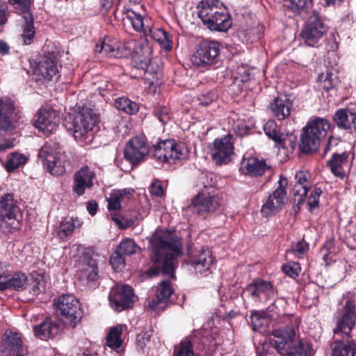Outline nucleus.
<instances>
[{
	"mask_svg": "<svg viewBox=\"0 0 356 356\" xmlns=\"http://www.w3.org/2000/svg\"><path fill=\"white\" fill-rule=\"evenodd\" d=\"M27 281V276L22 272H16L13 275H8L6 280L0 284V291L7 289H22Z\"/></svg>",
	"mask_w": 356,
	"mask_h": 356,
	"instance_id": "obj_34",
	"label": "nucleus"
},
{
	"mask_svg": "<svg viewBox=\"0 0 356 356\" xmlns=\"http://www.w3.org/2000/svg\"><path fill=\"white\" fill-rule=\"evenodd\" d=\"M35 127L46 135L53 134L58 127V113L51 107L40 108L36 113Z\"/></svg>",
	"mask_w": 356,
	"mask_h": 356,
	"instance_id": "obj_14",
	"label": "nucleus"
},
{
	"mask_svg": "<svg viewBox=\"0 0 356 356\" xmlns=\"http://www.w3.org/2000/svg\"><path fill=\"white\" fill-rule=\"evenodd\" d=\"M98 118L92 110L79 112L74 120V137L76 140L86 138L87 135L92 131L97 123Z\"/></svg>",
	"mask_w": 356,
	"mask_h": 356,
	"instance_id": "obj_18",
	"label": "nucleus"
},
{
	"mask_svg": "<svg viewBox=\"0 0 356 356\" xmlns=\"http://www.w3.org/2000/svg\"><path fill=\"white\" fill-rule=\"evenodd\" d=\"M326 31V27L319 13L314 10L302 28L300 35L307 45L316 47Z\"/></svg>",
	"mask_w": 356,
	"mask_h": 356,
	"instance_id": "obj_11",
	"label": "nucleus"
},
{
	"mask_svg": "<svg viewBox=\"0 0 356 356\" xmlns=\"http://www.w3.org/2000/svg\"><path fill=\"white\" fill-rule=\"evenodd\" d=\"M197 9L198 17L211 31L226 32L232 26L231 15L219 0H202Z\"/></svg>",
	"mask_w": 356,
	"mask_h": 356,
	"instance_id": "obj_3",
	"label": "nucleus"
},
{
	"mask_svg": "<svg viewBox=\"0 0 356 356\" xmlns=\"http://www.w3.org/2000/svg\"><path fill=\"white\" fill-rule=\"evenodd\" d=\"M264 131L270 139L275 143V145L280 141V138L282 135V133L280 132V129L274 120H268L264 125Z\"/></svg>",
	"mask_w": 356,
	"mask_h": 356,
	"instance_id": "obj_48",
	"label": "nucleus"
},
{
	"mask_svg": "<svg viewBox=\"0 0 356 356\" xmlns=\"http://www.w3.org/2000/svg\"><path fill=\"white\" fill-rule=\"evenodd\" d=\"M220 201L218 191L203 190L192 199L188 208L193 213L206 218L220 207Z\"/></svg>",
	"mask_w": 356,
	"mask_h": 356,
	"instance_id": "obj_7",
	"label": "nucleus"
},
{
	"mask_svg": "<svg viewBox=\"0 0 356 356\" xmlns=\"http://www.w3.org/2000/svg\"><path fill=\"white\" fill-rule=\"evenodd\" d=\"M243 294H246L255 302H261L262 296H265L266 300L273 298L275 288L270 282L255 278L243 289Z\"/></svg>",
	"mask_w": 356,
	"mask_h": 356,
	"instance_id": "obj_15",
	"label": "nucleus"
},
{
	"mask_svg": "<svg viewBox=\"0 0 356 356\" xmlns=\"http://www.w3.org/2000/svg\"><path fill=\"white\" fill-rule=\"evenodd\" d=\"M114 105L115 108L128 115H134L138 112L139 104L127 97L122 96L115 99Z\"/></svg>",
	"mask_w": 356,
	"mask_h": 356,
	"instance_id": "obj_37",
	"label": "nucleus"
},
{
	"mask_svg": "<svg viewBox=\"0 0 356 356\" xmlns=\"http://www.w3.org/2000/svg\"><path fill=\"white\" fill-rule=\"evenodd\" d=\"M332 120L337 127L352 133L356 131V113L348 108H339L334 113Z\"/></svg>",
	"mask_w": 356,
	"mask_h": 356,
	"instance_id": "obj_27",
	"label": "nucleus"
},
{
	"mask_svg": "<svg viewBox=\"0 0 356 356\" xmlns=\"http://www.w3.org/2000/svg\"><path fill=\"white\" fill-rule=\"evenodd\" d=\"M152 330L142 332L136 337V346L137 348L143 350L147 344L149 342L152 337Z\"/></svg>",
	"mask_w": 356,
	"mask_h": 356,
	"instance_id": "obj_59",
	"label": "nucleus"
},
{
	"mask_svg": "<svg viewBox=\"0 0 356 356\" xmlns=\"http://www.w3.org/2000/svg\"><path fill=\"white\" fill-rule=\"evenodd\" d=\"M282 272L291 278H296L301 271V267L298 262H289L282 266Z\"/></svg>",
	"mask_w": 356,
	"mask_h": 356,
	"instance_id": "obj_55",
	"label": "nucleus"
},
{
	"mask_svg": "<svg viewBox=\"0 0 356 356\" xmlns=\"http://www.w3.org/2000/svg\"><path fill=\"white\" fill-rule=\"evenodd\" d=\"M61 323L56 317L47 316L40 323L33 326L34 335L43 341L53 339L59 334Z\"/></svg>",
	"mask_w": 356,
	"mask_h": 356,
	"instance_id": "obj_22",
	"label": "nucleus"
},
{
	"mask_svg": "<svg viewBox=\"0 0 356 356\" xmlns=\"http://www.w3.org/2000/svg\"><path fill=\"white\" fill-rule=\"evenodd\" d=\"M1 343V351L5 356H23V342L19 333L13 332L6 333Z\"/></svg>",
	"mask_w": 356,
	"mask_h": 356,
	"instance_id": "obj_25",
	"label": "nucleus"
},
{
	"mask_svg": "<svg viewBox=\"0 0 356 356\" xmlns=\"http://www.w3.org/2000/svg\"><path fill=\"white\" fill-rule=\"evenodd\" d=\"M74 227L75 225L73 222L72 218L70 220H67V218H65L60 223V227L57 232V234L60 238H64L70 235L74 232Z\"/></svg>",
	"mask_w": 356,
	"mask_h": 356,
	"instance_id": "obj_52",
	"label": "nucleus"
},
{
	"mask_svg": "<svg viewBox=\"0 0 356 356\" xmlns=\"http://www.w3.org/2000/svg\"><path fill=\"white\" fill-rule=\"evenodd\" d=\"M123 19H127L131 24L136 31L145 33L147 26H145L144 19L140 14L136 13L131 9H127L123 11Z\"/></svg>",
	"mask_w": 356,
	"mask_h": 356,
	"instance_id": "obj_41",
	"label": "nucleus"
},
{
	"mask_svg": "<svg viewBox=\"0 0 356 356\" xmlns=\"http://www.w3.org/2000/svg\"><path fill=\"white\" fill-rule=\"evenodd\" d=\"M149 192L152 195L161 197L164 195V190L160 181L153 182L149 188Z\"/></svg>",
	"mask_w": 356,
	"mask_h": 356,
	"instance_id": "obj_64",
	"label": "nucleus"
},
{
	"mask_svg": "<svg viewBox=\"0 0 356 356\" xmlns=\"http://www.w3.org/2000/svg\"><path fill=\"white\" fill-rule=\"evenodd\" d=\"M334 128L330 122L323 118L313 116L302 129L299 143L300 152L311 154L319 147L322 139L325 138L327 131Z\"/></svg>",
	"mask_w": 356,
	"mask_h": 356,
	"instance_id": "obj_4",
	"label": "nucleus"
},
{
	"mask_svg": "<svg viewBox=\"0 0 356 356\" xmlns=\"http://www.w3.org/2000/svg\"><path fill=\"white\" fill-rule=\"evenodd\" d=\"M218 98V95L214 90H204L197 97L199 104L208 106Z\"/></svg>",
	"mask_w": 356,
	"mask_h": 356,
	"instance_id": "obj_57",
	"label": "nucleus"
},
{
	"mask_svg": "<svg viewBox=\"0 0 356 356\" xmlns=\"http://www.w3.org/2000/svg\"><path fill=\"white\" fill-rule=\"evenodd\" d=\"M8 3L19 13L24 15H32L31 7L34 0H8Z\"/></svg>",
	"mask_w": 356,
	"mask_h": 356,
	"instance_id": "obj_47",
	"label": "nucleus"
},
{
	"mask_svg": "<svg viewBox=\"0 0 356 356\" xmlns=\"http://www.w3.org/2000/svg\"><path fill=\"white\" fill-rule=\"evenodd\" d=\"M250 318L254 331H264V329L267 327L269 324L266 313L263 311H252Z\"/></svg>",
	"mask_w": 356,
	"mask_h": 356,
	"instance_id": "obj_39",
	"label": "nucleus"
},
{
	"mask_svg": "<svg viewBox=\"0 0 356 356\" xmlns=\"http://www.w3.org/2000/svg\"><path fill=\"white\" fill-rule=\"evenodd\" d=\"M334 248L335 243L333 238H330L325 241L323 247L321 248L322 252L325 251V253L323 254L324 260H326L327 257L334 251Z\"/></svg>",
	"mask_w": 356,
	"mask_h": 356,
	"instance_id": "obj_62",
	"label": "nucleus"
},
{
	"mask_svg": "<svg viewBox=\"0 0 356 356\" xmlns=\"http://www.w3.org/2000/svg\"><path fill=\"white\" fill-rule=\"evenodd\" d=\"M95 52L106 58H121L130 54V50L123 44L108 38L99 40L95 47Z\"/></svg>",
	"mask_w": 356,
	"mask_h": 356,
	"instance_id": "obj_20",
	"label": "nucleus"
},
{
	"mask_svg": "<svg viewBox=\"0 0 356 356\" xmlns=\"http://www.w3.org/2000/svg\"><path fill=\"white\" fill-rule=\"evenodd\" d=\"M349 156L350 152L346 151L341 154L334 153L330 159L327 161V165L334 177L341 179L346 177V174L344 167L348 165Z\"/></svg>",
	"mask_w": 356,
	"mask_h": 356,
	"instance_id": "obj_28",
	"label": "nucleus"
},
{
	"mask_svg": "<svg viewBox=\"0 0 356 356\" xmlns=\"http://www.w3.org/2000/svg\"><path fill=\"white\" fill-rule=\"evenodd\" d=\"M342 314L338 319L333 332H351L356 325V295L346 293L341 300Z\"/></svg>",
	"mask_w": 356,
	"mask_h": 356,
	"instance_id": "obj_8",
	"label": "nucleus"
},
{
	"mask_svg": "<svg viewBox=\"0 0 356 356\" xmlns=\"http://www.w3.org/2000/svg\"><path fill=\"white\" fill-rule=\"evenodd\" d=\"M134 190L131 188L124 189H113L110 193V197L107 199L108 210L109 211H118L122 208L121 202L126 198L129 200L132 198Z\"/></svg>",
	"mask_w": 356,
	"mask_h": 356,
	"instance_id": "obj_31",
	"label": "nucleus"
},
{
	"mask_svg": "<svg viewBox=\"0 0 356 356\" xmlns=\"http://www.w3.org/2000/svg\"><path fill=\"white\" fill-rule=\"evenodd\" d=\"M173 293L174 289L171 282L170 280L162 281L157 286L156 301L152 300L149 302V307L152 309H156L158 303H166Z\"/></svg>",
	"mask_w": 356,
	"mask_h": 356,
	"instance_id": "obj_35",
	"label": "nucleus"
},
{
	"mask_svg": "<svg viewBox=\"0 0 356 356\" xmlns=\"http://www.w3.org/2000/svg\"><path fill=\"white\" fill-rule=\"evenodd\" d=\"M81 264V267L79 270L80 280L86 281V284L90 286H98L100 276L97 261L92 257L90 252H83Z\"/></svg>",
	"mask_w": 356,
	"mask_h": 356,
	"instance_id": "obj_16",
	"label": "nucleus"
},
{
	"mask_svg": "<svg viewBox=\"0 0 356 356\" xmlns=\"http://www.w3.org/2000/svg\"><path fill=\"white\" fill-rule=\"evenodd\" d=\"M174 356H194L193 345L191 341H181L175 348Z\"/></svg>",
	"mask_w": 356,
	"mask_h": 356,
	"instance_id": "obj_54",
	"label": "nucleus"
},
{
	"mask_svg": "<svg viewBox=\"0 0 356 356\" xmlns=\"http://www.w3.org/2000/svg\"><path fill=\"white\" fill-rule=\"evenodd\" d=\"M322 190L320 188H315L308 197L307 206L310 212L319 207V197L322 194Z\"/></svg>",
	"mask_w": 356,
	"mask_h": 356,
	"instance_id": "obj_56",
	"label": "nucleus"
},
{
	"mask_svg": "<svg viewBox=\"0 0 356 356\" xmlns=\"http://www.w3.org/2000/svg\"><path fill=\"white\" fill-rule=\"evenodd\" d=\"M59 145L52 140L46 142L40 148L38 152V158L41 161L43 166L50 162L56 155V151L58 149Z\"/></svg>",
	"mask_w": 356,
	"mask_h": 356,
	"instance_id": "obj_36",
	"label": "nucleus"
},
{
	"mask_svg": "<svg viewBox=\"0 0 356 356\" xmlns=\"http://www.w3.org/2000/svg\"><path fill=\"white\" fill-rule=\"evenodd\" d=\"M309 177V173L307 171H300L296 173L295 176V179L296 181V184L295 187L298 186H301L302 193L300 190H297L296 193L301 196H306L307 193L309 189L308 187V178Z\"/></svg>",
	"mask_w": 356,
	"mask_h": 356,
	"instance_id": "obj_49",
	"label": "nucleus"
},
{
	"mask_svg": "<svg viewBox=\"0 0 356 356\" xmlns=\"http://www.w3.org/2000/svg\"><path fill=\"white\" fill-rule=\"evenodd\" d=\"M163 149V154H166L168 163H170L175 160H179L185 156L186 148L184 144L176 143L175 140H165L160 141Z\"/></svg>",
	"mask_w": 356,
	"mask_h": 356,
	"instance_id": "obj_30",
	"label": "nucleus"
},
{
	"mask_svg": "<svg viewBox=\"0 0 356 356\" xmlns=\"http://www.w3.org/2000/svg\"><path fill=\"white\" fill-rule=\"evenodd\" d=\"M293 103L289 95H280L270 102L268 108L272 115L278 120L287 118L293 108Z\"/></svg>",
	"mask_w": 356,
	"mask_h": 356,
	"instance_id": "obj_24",
	"label": "nucleus"
},
{
	"mask_svg": "<svg viewBox=\"0 0 356 356\" xmlns=\"http://www.w3.org/2000/svg\"><path fill=\"white\" fill-rule=\"evenodd\" d=\"M124 255L118 250L111 255L109 262L115 271L122 270L125 266Z\"/></svg>",
	"mask_w": 356,
	"mask_h": 356,
	"instance_id": "obj_53",
	"label": "nucleus"
},
{
	"mask_svg": "<svg viewBox=\"0 0 356 356\" xmlns=\"http://www.w3.org/2000/svg\"><path fill=\"white\" fill-rule=\"evenodd\" d=\"M25 23L22 26L23 32L21 35L24 44H31L34 39L35 31L33 24V15H24Z\"/></svg>",
	"mask_w": 356,
	"mask_h": 356,
	"instance_id": "obj_40",
	"label": "nucleus"
},
{
	"mask_svg": "<svg viewBox=\"0 0 356 356\" xmlns=\"http://www.w3.org/2000/svg\"><path fill=\"white\" fill-rule=\"evenodd\" d=\"M277 184V188L269 194L261 207V213L265 218L275 216L282 209L284 205L288 180L284 176L280 175Z\"/></svg>",
	"mask_w": 356,
	"mask_h": 356,
	"instance_id": "obj_9",
	"label": "nucleus"
},
{
	"mask_svg": "<svg viewBox=\"0 0 356 356\" xmlns=\"http://www.w3.org/2000/svg\"><path fill=\"white\" fill-rule=\"evenodd\" d=\"M309 250V243L305 240H301L292 248V252L298 257H302Z\"/></svg>",
	"mask_w": 356,
	"mask_h": 356,
	"instance_id": "obj_60",
	"label": "nucleus"
},
{
	"mask_svg": "<svg viewBox=\"0 0 356 356\" xmlns=\"http://www.w3.org/2000/svg\"><path fill=\"white\" fill-rule=\"evenodd\" d=\"M150 152L149 145L144 137L136 136L129 139L124 149V158L133 167L145 161Z\"/></svg>",
	"mask_w": 356,
	"mask_h": 356,
	"instance_id": "obj_10",
	"label": "nucleus"
},
{
	"mask_svg": "<svg viewBox=\"0 0 356 356\" xmlns=\"http://www.w3.org/2000/svg\"><path fill=\"white\" fill-rule=\"evenodd\" d=\"M57 315L60 316L63 321L72 328L81 322L83 317V310L77 298L69 294H64L54 300Z\"/></svg>",
	"mask_w": 356,
	"mask_h": 356,
	"instance_id": "obj_5",
	"label": "nucleus"
},
{
	"mask_svg": "<svg viewBox=\"0 0 356 356\" xmlns=\"http://www.w3.org/2000/svg\"><path fill=\"white\" fill-rule=\"evenodd\" d=\"M163 149L162 146L161 145V143L159 142L154 147V152L152 154V156L154 159H156L158 161H160L161 163H168L167 160V156L166 154H163Z\"/></svg>",
	"mask_w": 356,
	"mask_h": 356,
	"instance_id": "obj_61",
	"label": "nucleus"
},
{
	"mask_svg": "<svg viewBox=\"0 0 356 356\" xmlns=\"http://www.w3.org/2000/svg\"><path fill=\"white\" fill-rule=\"evenodd\" d=\"M94 177L95 172L88 166L82 167L74 174L73 191L79 196L83 195L87 188L93 186Z\"/></svg>",
	"mask_w": 356,
	"mask_h": 356,
	"instance_id": "obj_26",
	"label": "nucleus"
},
{
	"mask_svg": "<svg viewBox=\"0 0 356 356\" xmlns=\"http://www.w3.org/2000/svg\"><path fill=\"white\" fill-rule=\"evenodd\" d=\"M199 186H202L203 190L207 191H218L216 186V180L213 178V174L202 173L199 177Z\"/></svg>",
	"mask_w": 356,
	"mask_h": 356,
	"instance_id": "obj_51",
	"label": "nucleus"
},
{
	"mask_svg": "<svg viewBox=\"0 0 356 356\" xmlns=\"http://www.w3.org/2000/svg\"><path fill=\"white\" fill-rule=\"evenodd\" d=\"M300 318L293 314L284 315L286 325L274 330L273 346L282 356H312V343L299 337Z\"/></svg>",
	"mask_w": 356,
	"mask_h": 356,
	"instance_id": "obj_2",
	"label": "nucleus"
},
{
	"mask_svg": "<svg viewBox=\"0 0 356 356\" xmlns=\"http://www.w3.org/2000/svg\"><path fill=\"white\" fill-rule=\"evenodd\" d=\"M145 35H150L156 41L165 51H171L172 49V40L169 33L161 29H152L147 26L145 31Z\"/></svg>",
	"mask_w": 356,
	"mask_h": 356,
	"instance_id": "obj_33",
	"label": "nucleus"
},
{
	"mask_svg": "<svg viewBox=\"0 0 356 356\" xmlns=\"http://www.w3.org/2000/svg\"><path fill=\"white\" fill-rule=\"evenodd\" d=\"M33 279L31 291L33 295L38 296L44 293L46 290L47 280L44 273L33 271L31 274Z\"/></svg>",
	"mask_w": 356,
	"mask_h": 356,
	"instance_id": "obj_45",
	"label": "nucleus"
},
{
	"mask_svg": "<svg viewBox=\"0 0 356 356\" xmlns=\"http://www.w3.org/2000/svg\"><path fill=\"white\" fill-rule=\"evenodd\" d=\"M154 115L163 124L167 123L170 119L168 108L165 106L156 108L154 110Z\"/></svg>",
	"mask_w": 356,
	"mask_h": 356,
	"instance_id": "obj_63",
	"label": "nucleus"
},
{
	"mask_svg": "<svg viewBox=\"0 0 356 356\" xmlns=\"http://www.w3.org/2000/svg\"><path fill=\"white\" fill-rule=\"evenodd\" d=\"M19 207L14 200L13 195L6 193L0 198V227L3 225H13V222L17 219Z\"/></svg>",
	"mask_w": 356,
	"mask_h": 356,
	"instance_id": "obj_23",
	"label": "nucleus"
},
{
	"mask_svg": "<svg viewBox=\"0 0 356 356\" xmlns=\"http://www.w3.org/2000/svg\"><path fill=\"white\" fill-rule=\"evenodd\" d=\"M242 168L245 175L255 177L262 176L270 169V166L266 163L265 160L255 156H251L244 160L242 163Z\"/></svg>",
	"mask_w": 356,
	"mask_h": 356,
	"instance_id": "obj_29",
	"label": "nucleus"
},
{
	"mask_svg": "<svg viewBox=\"0 0 356 356\" xmlns=\"http://www.w3.org/2000/svg\"><path fill=\"white\" fill-rule=\"evenodd\" d=\"M138 249H139L138 245L133 239L131 238H125L122 240L116 248V250L124 256L131 255L136 253Z\"/></svg>",
	"mask_w": 356,
	"mask_h": 356,
	"instance_id": "obj_50",
	"label": "nucleus"
},
{
	"mask_svg": "<svg viewBox=\"0 0 356 356\" xmlns=\"http://www.w3.org/2000/svg\"><path fill=\"white\" fill-rule=\"evenodd\" d=\"M131 72L134 77H142L148 70L149 60L141 56H134L131 63Z\"/></svg>",
	"mask_w": 356,
	"mask_h": 356,
	"instance_id": "obj_42",
	"label": "nucleus"
},
{
	"mask_svg": "<svg viewBox=\"0 0 356 356\" xmlns=\"http://www.w3.org/2000/svg\"><path fill=\"white\" fill-rule=\"evenodd\" d=\"M58 67L55 60L48 57L42 58L38 63L35 73L40 75L47 81H51L57 76Z\"/></svg>",
	"mask_w": 356,
	"mask_h": 356,
	"instance_id": "obj_32",
	"label": "nucleus"
},
{
	"mask_svg": "<svg viewBox=\"0 0 356 356\" xmlns=\"http://www.w3.org/2000/svg\"><path fill=\"white\" fill-rule=\"evenodd\" d=\"M134 290L129 285L117 286L110 294L109 300L111 306L117 311H122L132 307L134 304Z\"/></svg>",
	"mask_w": 356,
	"mask_h": 356,
	"instance_id": "obj_21",
	"label": "nucleus"
},
{
	"mask_svg": "<svg viewBox=\"0 0 356 356\" xmlns=\"http://www.w3.org/2000/svg\"><path fill=\"white\" fill-rule=\"evenodd\" d=\"M186 264L193 266L197 272L202 273L209 270L213 262L211 252L208 248L200 249L190 248L188 249Z\"/></svg>",
	"mask_w": 356,
	"mask_h": 356,
	"instance_id": "obj_17",
	"label": "nucleus"
},
{
	"mask_svg": "<svg viewBox=\"0 0 356 356\" xmlns=\"http://www.w3.org/2000/svg\"><path fill=\"white\" fill-rule=\"evenodd\" d=\"M221 44L217 41L204 40L196 48L191 57L192 63L200 67H210L220 63Z\"/></svg>",
	"mask_w": 356,
	"mask_h": 356,
	"instance_id": "obj_6",
	"label": "nucleus"
},
{
	"mask_svg": "<svg viewBox=\"0 0 356 356\" xmlns=\"http://www.w3.org/2000/svg\"><path fill=\"white\" fill-rule=\"evenodd\" d=\"M149 243L152 250L154 266L148 270V275L155 277L162 273L174 278V261L176 256L182 254L181 238L168 229L161 230L154 233Z\"/></svg>",
	"mask_w": 356,
	"mask_h": 356,
	"instance_id": "obj_1",
	"label": "nucleus"
},
{
	"mask_svg": "<svg viewBox=\"0 0 356 356\" xmlns=\"http://www.w3.org/2000/svg\"><path fill=\"white\" fill-rule=\"evenodd\" d=\"M48 172L54 176H61L65 173L64 161L57 156L44 166Z\"/></svg>",
	"mask_w": 356,
	"mask_h": 356,
	"instance_id": "obj_46",
	"label": "nucleus"
},
{
	"mask_svg": "<svg viewBox=\"0 0 356 356\" xmlns=\"http://www.w3.org/2000/svg\"><path fill=\"white\" fill-rule=\"evenodd\" d=\"M27 161L28 158L25 155L18 152H13L8 156L6 169L8 172H13L24 165Z\"/></svg>",
	"mask_w": 356,
	"mask_h": 356,
	"instance_id": "obj_43",
	"label": "nucleus"
},
{
	"mask_svg": "<svg viewBox=\"0 0 356 356\" xmlns=\"http://www.w3.org/2000/svg\"><path fill=\"white\" fill-rule=\"evenodd\" d=\"M234 137L230 134L214 140L211 151L212 159L216 165H221L230 161L234 154Z\"/></svg>",
	"mask_w": 356,
	"mask_h": 356,
	"instance_id": "obj_13",
	"label": "nucleus"
},
{
	"mask_svg": "<svg viewBox=\"0 0 356 356\" xmlns=\"http://www.w3.org/2000/svg\"><path fill=\"white\" fill-rule=\"evenodd\" d=\"M264 26H257L245 31V36L248 38V41L252 43L259 40L264 32Z\"/></svg>",
	"mask_w": 356,
	"mask_h": 356,
	"instance_id": "obj_58",
	"label": "nucleus"
},
{
	"mask_svg": "<svg viewBox=\"0 0 356 356\" xmlns=\"http://www.w3.org/2000/svg\"><path fill=\"white\" fill-rule=\"evenodd\" d=\"M19 107L10 97L0 98V131L6 132L14 130L21 118Z\"/></svg>",
	"mask_w": 356,
	"mask_h": 356,
	"instance_id": "obj_12",
	"label": "nucleus"
},
{
	"mask_svg": "<svg viewBox=\"0 0 356 356\" xmlns=\"http://www.w3.org/2000/svg\"><path fill=\"white\" fill-rule=\"evenodd\" d=\"M297 136L292 134H282L280 138V141L277 143L275 147L285 149L289 153H293L297 146Z\"/></svg>",
	"mask_w": 356,
	"mask_h": 356,
	"instance_id": "obj_44",
	"label": "nucleus"
},
{
	"mask_svg": "<svg viewBox=\"0 0 356 356\" xmlns=\"http://www.w3.org/2000/svg\"><path fill=\"white\" fill-rule=\"evenodd\" d=\"M335 335L343 334L341 339H333L330 344L331 356H356V339L351 332H339Z\"/></svg>",
	"mask_w": 356,
	"mask_h": 356,
	"instance_id": "obj_19",
	"label": "nucleus"
},
{
	"mask_svg": "<svg viewBox=\"0 0 356 356\" xmlns=\"http://www.w3.org/2000/svg\"><path fill=\"white\" fill-rule=\"evenodd\" d=\"M122 325H118L111 327L106 336V345L113 350L120 348L122 344Z\"/></svg>",
	"mask_w": 356,
	"mask_h": 356,
	"instance_id": "obj_38",
	"label": "nucleus"
}]
</instances>
